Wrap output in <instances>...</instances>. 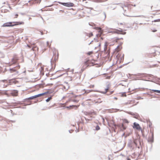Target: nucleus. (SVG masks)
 I'll return each instance as SVG.
<instances>
[{"label": "nucleus", "instance_id": "nucleus-1", "mask_svg": "<svg viewBox=\"0 0 160 160\" xmlns=\"http://www.w3.org/2000/svg\"><path fill=\"white\" fill-rule=\"evenodd\" d=\"M24 22H9L5 23L3 25V27H12L18 25H21L23 24Z\"/></svg>", "mask_w": 160, "mask_h": 160}, {"label": "nucleus", "instance_id": "nucleus-2", "mask_svg": "<svg viewBox=\"0 0 160 160\" xmlns=\"http://www.w3.org/2000/svg\"><path fill=\"white\" fill-rule=\"evenodd\" d=\"M20 66L19 65L18 66L14 67L12 68H10L9 71L11 73H14L12 75V76H17L19 74V72L17 71L18 69L20 68Z\"/></svg>", "mask_w": 160, "mask_h": 160}, {"label": "nucleus", "instance_id": "nucleus-3", "mask_svg": "<svg viewBox=\"0 0 160 160\" xmlns=\"http://www.w3.org/2000/svg\"><path fill=\"white\" fill-rule=\"evenodd\" d=\"M58 3L61 4L62 5H63L64 6L67 7H73L74 6V4L72 2H58Z\"/></svg>", "mask_w": 160, "mask_h": 160}, {"label": "nucleus", "instance_id": "nucleus-4", "mask_svg": "<svg viewBox=\"0 0 160 160\" xmlns=\"http://www.w3.org/2000/svg\"><path fill=\"white\" fill-rule=\"evenodd\" d=\"M93 64L90 60H87L84 62V65L83 66V67L85 69L88 67L91 66L90 65L91 64Z\"/></svg>", "mask_w": 160, "mask_h": 160}, {"label": "nucleus", "instance_id": "nucleus-5", "mask_svg": "<svg viewBox=\"0 0 160 160\" xmlns=\"http://www.w3.org/2000/svg\"><path fill=\"white\" fill-rule=\"evenodd\" d=\"M133 75L135 76H140V77H139V78H138V80H142V78L143 77H146L147 76V74L146 73H138L137 74H133Z\"/></svg>", "mask_w": 160, "mask_h": 160}, {"label": "nucleus", "instance_id": "nucleus-6", "mask_svg": "<svg viewBox=\"0 0 160 160\" xmlns=\"http://www.w3.org/2000/svg\"><path fill=\"white\" fill-rule=\"evenodd\" d=\"M126 112L128 114L133 116V117L134 118L137 119L139 117V115L137 113H133L131 112Z\"/></svg>", "mask_w": 160, "mask_h": 160}, {"label": "nucleus", "instance_id": "nucleus-7", "mask_svg": "<svg viewBox=\"0 0 160 160\" xmlns=\"http://www.w3.org/2000/svg\"><path fill=\"white\" fill-rule=\"evenodd\" d=\"M133 143H134L136 145H137L136 142L134 141H133L131 139H130L128 141L127 144L128 146L130 148H132V144Z\"/></svg>", "mask_w": 160, "mask_h": 160}, {"label": "nucleus", "instance_id": "nucleus-8", "mask_svg": "<svg viewBox=\"0 0 160 160\" xmlns=\"http://www.w3.org/2000/svg\"><path fill=\"white\" fill-rule=\"evenodd\" d=\"M113 32L114 33H116L118 34H122L123 35H125L126 34V32H122V30H116L115 31L112 32Z\"/></svg>", "mask_w": 160, "mask_h": 160}, {"label": "nucleus", "instance_id": "nucleus-9", "mask_svg": "<svg viewBox=\"0 0 160 160\" xmlns=\"http://www.w3.org/2000/svg\"><path fill=\"white\" fill-rule=\"evenodd\" d=\"M41 1V0H31L28 1L29 3H30L31 5L36 3H39Z\"/></svg>", "mask_w": 160, "mask_h": 160}, {"label": "nucleus", "instance_id": "nucleus-10", "mask_svg": "<svg viewBox=\"0 0 160 160\" xmlns=\"http://www.w3.org/2000/svg\"><path fill=\"white\" fill-rule=\"evenodd\" d=\"M39 97L38 94H37L31 97H30L29 98H26L24 99V101H27V100H30L32 99H33L36 98H37Z\"/></svg>", "mask_w": 160, "mask_h": 160}, {"label": "nucleus", "instance_id": "nucleus-11", "mask_svg": "<svg viewBox=\"0 0 160 160\" xmlns=\"http://www.w3.org/2000/svg\"><path fill=\"white\" fill-rule=\"evenodd\" d=\"M133 128H136L137 130H139L141 129L140 126L138 123L134 122L133 123Z\"/></svg>", "mask_w": 160, "mask_h": 160}, {"label": "nucleus", "instance_id": "nucleus-12", "mask_svg": "<svg viewBox=\"0 0 160 160\" xmlns=\"http://www.w3.org/2000/svg\"><path fill=\"white\" fill-rule=\"evenodd\" d=\"M118 127L120 128L122 131L124 130L127 128L126 127L124 126L123 123H122L121 124L118 125Z\"/></svg>", "mask_w": 160, "mask_h": 160}, {"label": "nucleus", "instance_id": "nucleus-13", "mask_svg": "<svg viewBox=\"0 0 160 160\" xmlns=\"http://www.w3.org/2000/svg\"><path fill=\"white\" fill-rule=\"evenodd\" d=\"M122 43H123V42H120L119 43V45H118L117 47L116 48V50L117 51H119L121 49L122 47L121 46H120L122 44Z\"/></svg>", "mask_w": 160, "mask_h": 160}, {"label": "nucleus", "instance_id": "nucleus-14", "mask_svg": "<svg viewBox=\"0 0 160 160\" xmlns=\"http://www.w3.org/2000/svg\"><path fill=\"white\" fill-rule=\"evenodd\" d=\"M18 91L17 90H13L11 92V94L12 96H17L18 94Z\"/></svg>", "mask_w": 160, "mask_h": 160}, {"label": "nucleus", "instance_id": "nucleus-15", "mask_svg": "<svg viewBox=\"0 0 160 160\" xmlns=\"http://www.w3.org/2000/svg\"><path fill=\"white\" fill-rule=\"evenodd\" d=\"M154 141V132H152V138H151L148 140V142H153Z\"/></svg>", "mask_w": 160, "mask_h": 160}, {"label": "nucleus", "instance_id": "nucleus-16", "mask_svg": "<svg viewBox=\"0 0 160 160\" xmlns=\"http://www.w3.org/2000/svg\"><path fill=\"white\" fill-rule=\"evenodd\" d=\"M97 30H98V32L101 34H102L103 33V31L101 29V28L100 27H97L96 28Z\"/></svg>", "mask_w": 160, "mask_h": 160}, {"label": "nucleus", "instance_id": "nucleus-17", "mask_svg": "<svg viewBox=\"0 0 160 160\" xmlns=\"http://www.w3.org/2000/svg\"><path fill=\"white\" fill-rule=\"evenodd\" d=\"M93 2H100L106 1L108 0H92Z\"/></svg>", "mask_w": 160, "mask_h": 160}, {"label": "nucleus", "instance_id": "nucleus-18", "mask_svg": "<svg viewBox=\"0 0 160 160\" xmlns=\"http://www.w3.org/2000/svg\"><path fill=\"white\" fill-rule=\"evenodd\" d=\"M1 10L2 12H3V13H6L8 12H9V11L7 9H2Z\"/></svg>", "mask_w": 160, "mask_h": 160}, {"label": "nucleus", "instance_id": "nucleus-19", "mask_svg": "<svg viewBox=\"0 0 160 160\" xmlns=\"http://www.w3.org/2000/svg\"><path fill=\"white\" fill-rule=\"evenodd\" d=\"M124 54H123L122 56H121L120 57V62H121L123 61L124 60Z\"/></svg>", "mask_w": 160, "mask_h": 160}, {"label": "nucleus", "instance_id": "nucleus-20", "mask_svg": "<svg viewBox=\"0 0 160 160\" xmlns=\"http://www.w3.org/2000/svg\"><path fill=\"white\" fill-rule=\"evenodd\" d=\"M109 88V84H108L107 85V88L105 89V92H103V93H106L107 92V91Z\"/></svg>", "mask_w": 160, "mask_h": 160}, {"label": "nucleus", "instance_id": "nucleus-21", "mask_svg": "<svg viewBox=\"0 0 160 160\" xmlns=\"http://www.w3.org/2000/svg\"><path fill=\"white\" fill-rule=\"evenodd\" d=\"M86 35L88 36L89 37H90L92 36H93V34L92 32H91L89 33H86Z\"/></svg>", "mask_w": 160, "mask_h": 160}, {"label": "nucleus", "instance_id": "nucleus-22", "mask_svg": "<svg viewBox=\"0 0 160 160\" xmlns=\"http://www.w3.org/2000/svg\"><path fill=\"white\" fill-rule=\"evenodd\" d=\"M152 90L154 92L160 93V90H159L152 89V90Z\"/></svg>", "mask_w": 160, "mask_h": 160}, {"label": "nucleus", "instance_id": "nucleus-23", "mask_svg": "<svg viewBox=\"0 0 160 160\" xmlns=\"http://www.w3.org/2000/svg\"><path fill=\"white\" fill-rule=\"evenodd\" d=\"M52 98V96L48 97L46 100V101L47 102H48Z\"/></svg>", "mask_w": 160, "mask_h": 160}, {"label": "nucleus", "instance_id": "nucleus-24", "mask_svg": "<svg viewBox=\"0 0 160 160\" xmlns=\"http://www.w3.org/2000/svg\"><path fill=\"white\" fill-rule=\"evenodd\" d=\"M100 129V128L99 126L98 125H97L95 127V130H96L98 131V130H99Z\"/></svg>", "mask_w": 160, "mask_h": 160}, {"label": "nucleus", "instance_id": "nucleus-25", "mask_svg": "<svg viewBox=\"0 0 160 160\" xmlns=\"http://www.w3.org/2000/svg\"><path fill=\"white\" fill-rule=\"evenodd\" d=\"M69 108H74V107H76V108H78V106H76L75 105H70L69 106Z\"/></svg>", "mask_w": 160, "mask_h": 160}, {"label": "nucleus", "instance_id": "nucleus-26", "mask_svg": "<svg viewBox=\"0 0 160 160\" xmlns=\"http://www.w3.org/2000/svg\"><path fill=\"white\" fill-rule=\"evenodd\" d=\"M38 94V97H41V96H42V95H45V94L44 92L42 93H40V94Z\"/></svg>", "mask_w": 160, "mask_h": 160}, {"label": "nucleus", "instance_id": "nucleus-27", "mask_svg": "<svg viewBox=\"0 0 160 160\" xmlns=\"http://www.w3.org/2000/svg\"><path fill=\"white\" fill-rule=\"evenodd\" d=\"M38 94V97H41V96H42V95H45V94L44 92L42 93H40V94Z\"/></svg>", "mask_w": 160, "mask_h": 160}, {"label": "nucleus", "instance_id": "nucleus-28", "mask_svg": "<svg viewBox=\"0 0 160 160\" xmlns=\"http://www.w3.org/2000/svg\"><path fill=\"white\" fill-rule=\"evenodd\" d=\"M89 25L91 26H92V27H93V26H95V24L93 23H89Z\"/></svg>", "mask_w": 160, "mask_h": 160}, {"label": "nucleus", "instance_id": "nucleus-29", "mask_svg": "<svg viewBox=\"0 0 160 160\" xmlns=\"http://www.w3.org/2000/svg\"><path fill=\"white\" fill-rule=\"evenodd\" d=\"M69 101H72L73 102H78V100H72L70 99Z\"/></svg>", "mask_w": 160, "mask_h": 160}, {"label": "nucleus", "instance_id": "nucleus-30", "mask_svg": "<svg viewBox=\"0 0 160 160\" xmlns=\"http://www.w3.org/2000/svg\"><path fill=\"white\" fill-rule=\"evenodd\" d=\"M130 135V133L126 134L125 135V137H124L125 138H126L127 137L129 136Z\"/></svg>", "mask_w": 160, "mask_h": 160}, {"label": "nucleus", "instance_id": "nucleus-31", "mask_svg": "<svg viewBox=\"0 0 160 160\" xmlns=\"http://www.w3.org/2000/svg\"><path fill=\"white\" fill-rule=\"evenodd\" d=\"M123 121L125 123H128L129 122V121L126 119H124L123 120Z\"/></svg>", "mask_w": 160, "mask_h": 160}, {"label": "nucleus", "instance_id": "nucleus-32", "mask_svg": "<svg viewBox=\"0 0 160 160\" xmlns=\"http://www.w3.org/2000/svg\"><path fill=\"white\" fill-rule=\"evenodd\" d=\"M107 49V43L106 42L105 43L104 45V50H106Z\"/></svg>", "mask_w": 160, "mask_h": 160}, {"label": "nucleus", "instance_id": "nucleus-33", "mask_svg": "<svg viewBox=\"0 0 160 160\" xmlns=\"http://www.w3.org/2000/svg\"><path fill=\"white\" fill-rule=\"evenodd\" d=\"M92 53H93V52L92 51L88 52L87 53V54L88 55H90L91 54H92Z\"/></svg>", "mask_w": 160, "mask_h": 160}, {"label": "nucleus", "instance_id": "nucleus-34", "mask_svg": "<svg viewBox=\"0 0 160 160\" xmlns=\"http://www.w3.org/2000/svg\"><path fill=\"white\" fill-rule=\"evenodd\" d=\"M146 121L148 123V124L149 123H150V124L151 123V122L149 119H146Z\"/></svg>", "mask_w": 160, "mask_h": 160}, {"label": "nucleus", "instance_id": "nucleus-35", "mask_svg": "<svg viewBox=\"0 0 160 160\" xmlns=\"http://www.w3.org/2000/svg\"><path fill=\"white\" fill-rule=\"evenodd\" d=\"M85 70V69L83 68V67L82 66V67L81 69V72H82Z\"/></svg>", "mask_w": 160, "mask_h": 160}, {"label": "nucleus", "instance_id": "nucleus-36", "mask_svg": "<svg viewBox=\"0 0 160 160\" xmlns=\"http://www.w3.org/2000/svg\"><path fill=\"white\" fill-rule=\"evenodd\" d=\"M159 21H160V19H155V20H154V22H159Z\"/></svg>", "mask_w": 160, "mask_h": 160}, {"label": "nucleus", "instance_id": "nucleus-37", "mask_svg": "<svg viewBox=\"0 0 160 160\" xmlns=\"http://www.w3.org/2000/svg\"><path fill=\"white\" fill-rule=\"evenodd\" d=\"M103 15L104 16V17H104V19H105V18H106V13H105V12H103Z\"/></svg>", "mask_w": 160, "mask_h": 160}, {"label": "nucleus", "instance_id": "nucleus-38", "mask_svg": "<svg viewBox=\"0 0 160 160\" xmlns=\"http://www.w3.org/2000/svg\"><path fill=\"white\" fill-rule=\"evenodd\" d=\"M31 104H32V103H31V102H30V103H29V104H25L24 106L29 105H31Z\"/></svg>", "mask_w": 160, "mask_h": 160}, {"label": "nucleus", "instance_id": "nucleus-39", "mask_svg": "<svg viewBox=\"0 0 160 160\" xmlns=\"http://www.w3.org/2000/svg\"><path fill=\"white\" fill-rule=\"evenodd\" d=\"M73 131V130H69V133H71Z\"/></svg>", "mask_w": 160, "mask_h": 160}, {"label": "nucleus", "instance_id": "nucleus-40", "mask_svg": "<svg viewBox=\"0 0 160 160\" xmlns=\"http://www.w3.org/2000/svg\"><path fill=\"white\" fill-rule=\"evenodd\" d=\"M20 14H21V15H24L26 14L24 13H22V12L20 13Z\"/></svg>", "mask_w": 160, "mask_h": 160}, {"label": "nucleus", "instance_id": "nucleus-41", "mask_svg": "<svg viewBox=\"0 0 160 160\" xmlns=\"http://www.w3.org/2000/svg\"><path fill=\"white\" fill-rule=\"evenodd\" d=\"M133 17H143V16H141V15H140V16H132Z\"/></svg>", "mask_w": 160, "mask_h": 160}, {"label": "nucleus", "instance_id": "nucleus-42", "mask_svg": "<svg viewBox=\"0 0 160 160\" xmlns=\"http://www.w3.org/2000/svg\"><path fill=\"white\" fill-rule=\"evenodd\" d=\"M45 94H48V93H49L50 92L49 91H47V92H44Z\"/></svg>", "mask_w": 160, "mask_h": 160}, {"label": "nucleus", "instance_id": "nucleus-43", "mask_svg": "<svg viewBox=\"0 0 160 160\" xmlns=\"http://www.w3.org/2000/svg\"><path fill=\"white\" fill-rule=\"evenodd\" d=\"M148 124H149V126L150 128L151 126H152V123L151 122L150 124V123H149Z\"/></svg>", "mask_w": 160, "mask_h": 160}, {"label": "nucleus", "instance_id": "nucleus-44", "mask_svg": "<svg viewBox=\"0 0 160 160\" xmlns=\"http://www.w3.org/2000/svg\"><path fill=\"white\" fill-rule=\"evenodd\" d=\"M120 40V39L119 38H117L116 39V42H117L118 40Z\"/></svg>", "mask_w": 160, "mask_h": 160}, {"label": "nucleus", "instance_id": "nucleus-45", "mask_svg": "<svg viewBox=\"0 0 160 160\" xmlns=\"http://www.w3.org/2000/svg\"><path fill=\"white\" fill-rule=\"evenodd\" d=\"M94 40H95V41L96 42H98V40L97 39H95V38H94Z\"/></svg>", "mask_w": 160, "mask_h": 160}, {"label": "nucleus", "instance_id": "nucleus-46", "mask_svg": "<svg viewBox=\"0 0 160 160\" xmlns=\"http://www.w3.org/2000/svg\"><path fill=\"white\" fill-rule=\"evenodd\" d=\"M2 9H6L5 8V6H3L1 8Z\"/></svg>", "mask_w": 160, "mask_h": 160}, {"label": "nucleus", "instance_id": "nucleus-47", "mask_svg": "<svg viewBox=\"0 0 160 160\" xmlns=\"http://www.w3.org/2000/svg\"><path fill=\"white\" fill-rule=\"evenodd\" d=\"M125 133L124 132L122 135V137H123V136H125Z\"/></svg>", "mask_w": 160, "mask_h": 160}, {"label": "nucleus", "instance_id": "nucleus-48", "mask_svg": "<svg viewBox=\"0 0 160 160\" xmlns=\"http://www.w3.org/2000/svg\"><path fill=\"white\" fill-rule=\"evenodd\" d=\"M157 31V30L155 29V30H153L152 31L153 32H156Z\"/></svg>", "mask_w": 160, "mask_h": 160}, {"label": "nucleus", "instance_id": "nucleus-49", "mask_svg": "<svg viewBox=\"0 0 160 160\" xmlns=\"http://www.w3.org/2000/svg\"><path fill=\"white\" fill-rule=\"evenodd\" d=\"M40 32L41 33V35H43V32L42 31H40Z\"/></svg>", "mask_w": 160, "mask_h": 160}, {"label": "nucleus", "instance_id": "nucleus-50", "mask_svg": "<svg viewBox=\"0 0 160 160\" xmlns=\"http://www.w3.org/2000/svg\"><path fill=\"white\" fill-rule=\"evenodd\" d=\"M113 92V91H111V92H110V93L109 94H111Z\"/></svg>", "mask_w": 160, "mask_h": 160}, {"label": "nucleus", "instance_id": "nucleus-51", "mask_svg": "<svg viewBox=\"0 0 160 160\" xmlns=\"http://www.w3.org/2000/svg\"><path fill=\"white\" fill-rule=\"evenodd\" d=\"M27 46H28V47L29 48H31V47L29 45H27Z\"/></svg>", "mask_w": 160, "mask_h": 160}, {"label": "nucleus", "instance_id": "nucleus-52", "mask_svg": "<svg viewBox=\"0 0 160 160\" xmlns=\"http://www.w3.org/2000/svg\"><path fill=\"white\" fill-rule=\"evenodd\" d=\"M85 119L86 120V121H88L89 120V119L86 118H85Z\"/></svg>", "mask_w": 160, "mask_h": 160}, {"label": "nucleus", "instance_id": "nucleus-53", "mask_svg": "<svg viewBox=\"0 0 160 160\" xmlns=\"http://www.w3.org/2000/svg\"><path fill=\"white\" fill-rule=\"evenodd\" d=\"M15 15L16 16V18H17V17L18 16V14H15Z\"/></svg>", "mask_w": 160, "mask_h": 160}, {"label": "nucleus", "instance_id": "nucleus-54", "mask_svg": "<svg viewBox=\"0 0 160 160\" xmlns=\"http://www.w3.org/2000/svg\"><path fill=\"white\" fill-rule=\"evenodd\" d=\"M93 41L92 40V41H91L90 42L89 44V45H90L92 42H93Z\"/></svg>", "mask_w": 160, "mask_h": 160}, {"label": "nucleus", "instance_id": "nucleus-55", "mask_svg": "<svg viewBox=\"0 0 160 160\" xmlns=\"http://www.w3.org/2000/svg\"><path fill=\"white\" fill-rule=\"evenodd\" d=\"M66 108H69H69H70L69 106H67V107H66Z\"/></svg>", "mask_w": 160, "mask_h": 160}, {"label": "nucleus", "instance_id": "nucleus-56", "mask_svg": "<svg viewBox=\"0 0 160 160\" xmlns=\"http://www.w3.org/2000/svg\"><path fill=\"white\" fill-rule=\"evenodd\" d=\"M32 50L33 51H34V48H32Z\"/></svg>", "mask_w": 160, "mask_h": 160}, {"label": "nucleus", "instance_id": "nucleus-57", "mask_svg": "<svg viewBox=\"0 0 160 160\" xmlns=\"http://www.w3.org/2000/svg\"><path fill=\"white\" fill-rule=\"evenodd\" d=\"M127 160H131V159L129 158H127Z\"/></svg>", "mask_w": 160, "mask_h": 160}, {"label": "nucleus", "instance_id": "nucleus-58", "mask_svg": "<svg viewBox=\"0 0 160 160\" xmlns=\"http://www.w3.org/2000/svg\"><path fill=\"white\" fill-rule=\"evenodd\" d=\"M47 45H48V44H49V42L48 41H47Z\"/></svg>", "mask_w": 160, "mask_h": 160}, {"label": "nucleus", "instance_id": "nucleus-59", "mask_svg": "<svg viewBox=\"0 0 160 160\" xmlns=\"http://www.w3.org/2000/svg\"><path fill=\"white\" fill-rule=\"evenodd\" d=\"M11 121L13 122H15V121Z\"/></svg>", "mask_w": 160, "mask_h": 160}, {"label": "nucleus", "instance_id": "nucleus-60", "mask_svg": "<svg viewBox=\"0 0 160 160\" xmlns=\"http://www.w3.org/2000/svg\"><path fill=\"white\" fill-rule=\"evenodd\" d=\"M100 45H101V44H100V43H99V44L98 46V47L100 46Z\"/></svg>", "mask_w": 160, "mask_h": 160}, {"label": "nucleus", "instance_id": "nucleus-61", "mask_svg": "<svg viewBox=\"0 0 160 160\" xmlns=\"http://www.w3.org/2000/svg\"><path fill=\"white\" fill-rule=\"evenodd\" d=\"M9 8H10V9H12V8H11V7L9 6Z\"/></svg>", "mask_w": 160, "mask_h": 160}, {"label": "nucleus", "instance_id": "nucleus-62", "mask_svg": "<svg viewBox=\"0 0 160 160\" xmlns=\"http://www.w3.org/2000/svg\"><path fill=\"white\" fill-rule=\"evenodd\" d=\"M114 98L116 99H117V98H116V97H114Z\"/></svg>", "mask_w": 160, "mask_h": 160}, {"label": "nucleus", "instance_id": "nucleus-63", "mask_svg": "<svg viewBox=\"0 0 160 160\" xmlns=\"http://www.w3.org/2000/svg\"><path fill=\"white\" fill-rule=\"evenodd\" d=\"M119 39H120H120H123L122 38H119Z\"/></svg>", "mask_w": 160, "mask_h": 160}, {"label": "nucleus", "instance_id": "nucleus-64", "mask_svg": "<svg viewBox=\"0 0 160 160\" xmlns=\"http://www.w3.org/2000/svg\"><path fill=\"white\" fill-rule=\"evenodd\" d=\"M158 37L160 38V33L159 34V35L158 36Z\"/></svg>", "mask_w": 160, "mask_h": 160}]
</instances>
